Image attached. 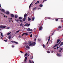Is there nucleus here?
Segmentation results:
<instances>
[{"label": "nucleus", "instance_id": "obj_29", "mask_svg": "<svg viewBox=\"0 0 63 63\" xmlns=\"http://www.w3.org/2000/svg\"><path fill=\"white\" fill-rule=\"evenodd\" d=\"M31 5H32V3H31V4L30 5V6H29V8H30L31 7Z\"/></svg>", "mask_w": 63, "mask_h": 63}, {"label": "nucleus", "instance_id": "obj_45", "mask_svg": "<svg viewBox=\"0 0 63 63\" xmlns=\"http://www.w3.org/2000/svg\"><path fill=\"white\" fill-rule=\"evenodd\" d=\"M31 59H33V57H31Z\"/></svg>", "mask_w": 63, "mask_h": 63}, {"label": "nucleus", "instance_id": "obj_11", "mask_svg": "<svg viewBox=\"0 0 63 63\" xmlns=\"http://www.w3.org/2000/svg\"><path fill=\"white\" fill-rule=\"evenodd\" d=\"M42 29V27H39V30H41Z\"/></svg>", "mask_w": 63, "mask_h": 63}, {"label": "nucleus", "instance_id": "obj_62", "mask_svg": "<svg viewBox=\"0 0 63 63\" xmlns=\"http://www.w3.org/2000/svg\"><path fill=\"white\" fill-rule=\"evenodd\" d=\"M49 39H50V36L49 37Z\"/></svg>", "mask_w": 63, "mask_h": 63}, {"label": "nucleus", "instance_id": "obj_33", "mask_svg": "<svg viewBox=\"0 0 63 63\" xmlns=\"http://www.w3.org/2000/svg\"><path fill=\"white\" fill-rule=\"evenodd\" d=\"M32 45V43H31L30 44V45H29V46H31Z\"/></svg>", "mask_w": 63, "mask_h": 63}, {"label": "nucleus", "instance_id": "obj_37", "mask_svg": "<svg viewBox=\"0 0 63 63\" xmlns=\"http://www.w3.org/2000/svg\"><path fill=\"white\" fill-rule=\"evenodd\" d=\"M2 27H3V26L2 25L0 26V28H2Z\"/></svg>", "mask_w": 63, "mask_h": 63}, {"label": "nucleus", "instance_id": "obj_22", "mask_svg": "<svg viewBox=\"0 0 63 63\" xmlns=\"http://www.w3.org/2000/svg\"><path fill=\"white\" fill-rule=\"evenodd\" d=\"M9 19H10V20H9V22H10L11 21H12V20L11 19V18H9Z\"/></svg>", "mask_w": 63, "mask_h": 63}, {"label": "nucleus", "instance_id": "obj_10", "mask_svg": "<svg viewBox=\"0 0 63 63\" xmlns=\"http://www.w3.org/2000/svg\"><path fill=\"white\" fill-rule=\"evenodd\" d=\"M60 39H58L57 40V44H58V43H59V41H60Z\"/></svg>", "mask_w": 63, "mask_h": 63}, {"label": "nucleus", "instance_id": "obj_63", "mask_svg": "<svg viewBox=\"0 0 63 63\" xmlns=\"http://www.w3.org/2000/svg\"><path fill=\"white\" fill-rule=\"evenodd\" d=\"M35 41H36V38H35V39L34 40Z\"/></svg>", "mask_w": 63, "mask_h": 63}, {"label": "nucleus", "instance_id": "obj_3", "mask_svg": "<svg viewBox=\"0 0 63 63\" xmlns=\"http://www.w3.org/2000/svg\"><path fill=\"white\" fill-rule=\"evenodd\" d=\"M28 31H32V29H31L29 28H28V29L27 30Z\"/></svg>", "mask_w": 63, "mask_h": 63}, {"label": "nucleus", "instance_id": "obj_1", "mask_svg": "<svg viewBox=\"0 0 63 63\" xmlns=\"http://www.w3.org/2000/svg\"><path fill=\"white\" fill-rule=\"evenodd\" d=\"M30 24H28V23H27L26 24H25V26H28V27H29V26H30Z\"/></svg>", "mask_w": 63, "mask_h": 63}, {"label": "nucleus", "instance_id": "obj_38", "mask_svg": "<svg viewBox=\"0 0 63 63\" xmlns=\"http://www.w3.org/2000/svg\"><path fill=\"white\" fill-rule=\"evenodd\" d=\"M31 38H32V34H31L30 35Z\"/></svg>", "mask_w": 63, "mask_h": 63}, {"label": "nucleus", "instance_id": "obj_47", "mask_svg": "<svg viewBox=\"0 0 63 63\" xmlns=\"http://www.w3.org/2000/svg\"><path fill=\"white\" fill-rule=\"evenodd\" d=\"M37 3H39V1H37Z\"/></svg>", "mask_w": 63, "mask_h": 63}, {"label": "nucleus", "instance_id": "obj_19", "mask_svg": "<svg viewBox=\"0 0 63 63\" xmlns=\"http://www.w3.org/2000/svg\"><path fill=\"white\" fill-rule=\"evenodd\" d=\"M39 6L40 7H43V5L42 4H40V5H39Z\"/></svg>", "mask_w": 63, "mask_h": 63}, {"label": "nucleus", "instance_id": "obj_17", "mask_svg": "<svg viewBox=\"0 0 63 63\" xmlns=\"http://www.w3.org/2000/svg\"><path fill=\"white\" fill-rule=\"evenodd\" d=\"M5 27H6V26H2V28H5Z\"/></svg>", "mask_w": 63, "mask_h": 63}, {"label": "nucleus", "instance_id": "obj_4", "mask_svg": "<svg viewBox=\"0 0 63 63\" xmlns=\"http://www.w3.org/2000/svg\"><path fill=\"white\" fill-rule=\"evenodd\" d=\"M24 35H28V33H26V32L22 34V36H23Z\"/></svg>", "mask_w": 63, "mask_h": 63}, {"label": "nucleus", "instance_id": "obj_61", "mask_svg": "<svg viewBox=\"0 0 63 63\" xmlns=\"http://www.w3.org/2000/svg\"><path fill=\"white\" fill-rule=\"evenodd\" d=\"M21 63H24V61H23V62H22Z\"/></svg>", "mask_w": 63, "mask_h": 63}, {"label": "nucleus", "instance_id": "obj_52", "mask_svg": "<svg viewBox=\"0 0 63 63\" xmlns=\"http://www.w3.org/2000/svg\"><path fill=\"white\" fill-rule=\"evenodd\" d=\"M20 21L21 22H22V21L21 20H20Z\"/></svg>", "mask_w": 63, "mask_h": 63}, {"label": "nucleus", "instance_id": "obj_27", "mask_svg": "<svg viewBox=\"0 0 63 63\" xmlns=\"http://www.w3.org/2000/svg\"><path fill=\"white\" fill-rule=\"evenodd\" d=\"M10 28V27H8L6 28V29H9Z\"/></svg>", "mask_w": 63, "mask_h": 63}, {"label": "nucleus", "instance_id": "obj_44", "mask_svg": "<svg viewBox=\"0 0 63 63\" xmlns=\"http://www.w3.org/2000/svg\"><path fill=\"white\" fill-rule=\"evenodd\" d=\"M61 22H63V20H61Z\"/></svg>", "mask_w": 63, "mask_h": 63}, {"label": "nucleus", "instance_id": "obj_49", "mask_svg": "<svg viewBox=\"0 0 63 63\" xmlns=\"http://www.w3.org/2000/svg\"><path fill=\"white\" fill-rule=\"evenodd\" d=\"M58 19H55V20H56V21H58Z\"/></svg>", "mask_w": 63, "mask_h": 63}, {"label": "nucleus", "instance_id": "obj_30", "mask_svg": "<svg viewBox=\"0 0 63 63\" xmlns=\"http://www.w3.org/2000/svg\"><path fill=\"white\" fill-rule=\"evenodd\" d=\"M8 38H9V39H11V36H9L8 37Z\"/></svg>", "mask_w": 63, "mask_h": 63}, {"label": "nucleus", "instance_id": "obj_60", "mask_svg": "<svg viewBox=\"0 0 63 63\" xmlns=\"http://www.w3.org/2000/svg\"><path fill=\"white\" fill-rule=\"evenodd\" d=\"M20 52H21V53H23V52H22L21 51H20Z\"/></svg>", "mask_w": 63, "mask_h": 63}, {"label": "nucleus", "instance_id": "obj_36", "mask_svg": "<svg viewBox=\"0 0 63 63\" xmlns=\"http://www.w3.org/2000/svg\"><path fill=\"white\" fill-rule=\"evenodd\" d=\"M34 32L36 31V29H34Z\"/></svg>", "mask_w": 63, "mask_h": 63}, {"label": "nucleus", "instance_id": "obj_59", "mask_svg": "<svg viewBox=\"0 0 63 63\" xmlns=\"http://www.w3.org/2000/svg\"><path fill=\"white\" fill-rule=\"evenodd\" d=\"M54 52V51H52L51 52V53H53V52Z\"/></svg>", "mask_w": 63, "mask_h": 63}, {"label": "nucleus", "instance_id": "obj_56", "mask_svg": "<svg viewBox=\"0 0 63 63\" xmlns=\"http://www.w3.org/2000/svg\"><path fill=\"white\" fill-rule=\"evenodd\" d=\"M47 17H46L45 18V19H47Z\"/></svg>", "mask_w": 63, "mask_h": 63}, {"label": "nucleus", "instance_id": "obj_6", "mask_svg": "<svg viewBox=\"0 0 63 63\" xmlns=\"http://www.w3.org/2000/svg\"><path fill=\"white\" fill-rule=\"evenodd\" d=\"M63 45V42H62L61 43L59 46V47H60L61 46H62Z\"/></svg>", "mask_w": 63, "mask_h": 63}, {"label": "nucleus", "instance_id": "obj_31", "mask_svg": "<svg viewBox=\"0 0 63 63\" xmlns=\"http://www.w3.org/2000/svg\"><path fill=\"white\" fill-rule=\"evenodd\" d=\"M11 34V32H10L9 33H8L7 34V35H9L10 34Z\"/></svg>", "mask_w": 63, "mask_h": 63}, {"label": "nucleus", "instance_id": "obj_5", "mask_svg": "<svg viewBox=\"0 0 63 63\" xmlns=\"http://www.w3.org/2000/svg\"><path fill=\"white\" fill-rule=\"evenodd\" d=\"M27 57H26L25 58V60L24 61V63H26V60H27Z\"/></svg>", "mask_w": 63, "mask_h": 63}, {"label": "nucleus", "instance_id": "obj_20", "mask_svg": "<svg viewBox=\"0 0 63 63\" xmlns=\"http://www.w3.org/2000/svg\"><path fill=\"white\" fill-rule=\"evenodd\" d=\"M57 55L58 56H61V55L59 54H57Z\"/></svg>", "mask_w": 63, "mask_h": 63}, {"label": "nucleus", "instance_id": "obj_24", "mask_svg": "<svg viewBox=\"0 0 63 63\" xmlns=\"http://www.w3.org/2000/svg\"><path fill=\"white\" fill-rule=\"evenodd\" d=\"M27 14H25L24 15V17H26L27 16Z\"/></svg>", "mask_w": 63, "mask_h": 63}, {"label": "nucleus", "instance_id": "obj_40", "mask_svg": "<svg viewBox=\"0 0 63 63\" xmlns=\"http://www.w3.org/2000/svg\"><path fill=\"white\" fill-rule=\"evenodd\" d=\"M0 36H3V33H1L0 34Z\"/></svg>", "mask_w": 63, "mask_h": 63}, {"label": "nucleus", "instance_id": "obj_58", "mask_svg": "<svg viewBox=\"0 0 63 63\" xmlns=\"http://www.w3.org/2000/svg\"><path fill=\"white\" fill-rule=\"evenodd\" d=\"M60 52H61V50H60L59 51Z\"/></svg>", "mask_w": 63, "mask_h": 63}, {"label": "nucleus", "instance_id": "obj_53", "mask_svg": "<svg viewBox=\"0 0 63 63\" xmlns=\"http://www.w3.org/2000/svg\"><path fill=\"white\" fill-rule=\"evenodd\" d=\"M61 43V41H60V42L58 44V45H60Z\"/></svg>", "mask_w": 63, "mask_h": 63}, {"label": "nucleus", "instance_id": "obj_35", "mask_svg": "<svg viewBox=\"0 0 63 63\" xmlns=\"http://www.w3.org/2000/svg\"><path fill=\"white\" fill-rule=\"evenodd\" d=\"M48 19H53V18H49Z\"/></svg>", "mask_w": 63, "mask_h": 63}, {"label": "nucleus", "instance_id": "obj_34", "mask_svg": "<svg viewBox=\"0 0 63 63\" xmlns=\"http://www.w3.org/2000/svg\"><path fill=\"white\" fill-rule=\"evenodd\" d=\"M31 41H30L28 42V44H31Z\"/></svg>", "mask_w": 63, "mask_h": 63}, {"label": "nucleus", "instance_id": "obj_51", "mask_svg": "<svg viewBox=\"0 0 63 63\" xmlns=\"http://www.w3.org/2000/svg\"><path fill=\"white\" fill-rule=\"evenodd\" d=\"M50 41V39H48V42Z\"/></svg>", "mask_w": 63, "mask_h": 63}, {"label": "nucleus", "instance_id": "obj_16", "mask_svg": "<svg viewBox=\"0 0 63 63\" xmlns=\"http://www.w3.org/2000/svg\"><path fill=\"white\" fill-rule=\"evenodd\" d=\"M25 19H26V17H24V18L23 19V21H24L25 20Z\"/></svg>", "mask_w": 63, "mask_h": 63}, {"label": "nucleus", "instance_id": "obj_46", "mask_svg": "<svg viewBox=\"0 0 63 63\" xmlns=\"http://www.w3.org/2000/svg\"><path fill=\"white\" fill-rule=\"evenodd\" d=\"M4 41H5V42H7V40H4Z\"/></svg>", "mask_w": 63, "mask_h": 63}, {"label": "nucleus", "instance_id": "obj_50", "mask_svg": "<svg viewBox=\"0 0 63 63\" xmlns=\"http://www.w3.org/2000/svg\"><path fill=\"white\" fill-rule=\"evenodd\" d=\"M38 41H41V39H38Z\"/></svg>", "mask_w": 63, "mask_h": 63}, {"label": "nucleus", "instance_id": "obj_21", "mask_svg": "<svg viewBox=\"0 0 63 63\" xmlns=\"http://www.w3.org/2000/svg\"><path fill=\"white\" fill-rule=\"evenodd\" d=\"M34 19H35V18H34V17H33L32 18V21H34Z\"/></svg>", "mask_w": 63, "mask_h": 63}, {"label": "nucleus", "instance_id": "obj_41", "mask_svg": "<svg viewBox=\"0 0 63 63\" xmlns=\"http://www.w3.org/2000/svg\"><path fill=\"white\" fill-rule=\"evenodd\" d=\"M19 31H20V30H19L18 31L16 32V33H18V32H19Z\"/></svg>", "mask_w": 63, "mask_h": 63}, {"label": "nucleus", "instance_id": "obj_32", "mask_svg": "<svg viewBox=\"0 0 63 63\" xmlns=\"http://www.w3.org/2000/svg\"><path fill=\"white\" fill-rule=\"evenodd\" d=\"M58 28H61V26H59L58 27Z\"/></svg>", "mask_w": 63, "mask_h": 63}, {"label": "nucleus", "instance_id": "obj_42", "mask_svg": "<svg viewBox=\"0 0 63 63\" xmlns=\"http://www.w3.org/2000/svg\"><path fill=\"white\" fill-rule=\"evenodd\" d=\"M47 52L48 53H50V52L49 51H47Z\"/></svg>", "mask_w": 63, "mask_h": 63}, {"label": "nucleus", "instance_id": "obj_15", "mask_svg": "<svg viewBox=\"0 0 63 63\" xmlns=\"http://www.w3.org/2000/svg\"><path fill=\"white\" fill-rule=\"evenodd\" d=\"M15 18H17V17H18V16L17 15H16L15 16Z\"/></svg>", "mask_w": 63, "mask_h": 63}, {"label": "nucleus", "instance_id": "obj_13", "mask_svg": "<svg viewBox=\"0 0 63 63\" xmlns=\"http://www.w3.org/2000/svg\"><path fill=\"white\" fill-rule=\"evenodd\" d=\"M14 15L13 14H11V17H14Z\"/></svg>", "mask_w": 63, "mask_h": 63}, {"label": "nucleus", "instance_id": "obj_7", "mask_svg": "<svg viewBox=\"0 0 63 63\" xmlns=\"http://www.w3.org/2000/svg\"><path fill=\"white\" fill-rule=\"evenodd\" d=\"M6 14H7L8 15H9V14H10V13L8 11H7L6 12Z\"/></svg>", "mask_w": 63, "mask_h": 63}, {"label": "nucleus", "instance_id": "obj_9", "mask_svg": "<svg viewBox=\"0 0 63 63\" xmlns=\"http://www.w3.org/2000/svg\"><path fill=\"white\" fill-rule=\"evenodd\" d=\"M35 45H36V43L35 42H33L32 43V45L34 46H35Z\"/></svg>", "mask_w": 63, "mask_h": 63}, {"label": "nucleus", "instance_id": "obj_25", "mask_svg": "<svg viewBox=\"0 0 63 63\" xmlns=\"http://www.w3.org/2000/svg\"><path fill=\"white\" fill-rule=\"evenodd\" d=\"M28 54L27 53H26L24 55V57H25L26 56H27V55H28Z\"/></svg>", "mask_w": 63, "mask_h": 63}, {"label": "nucleus", "instance_id": "obj_54", "mask_svg": "<svg viewBox=\"0 0 63 63\" xmlns=\"http://www.w3.org/2000/svg\"><path fill=\"white\" fill-rule=\"evenodd\" d=\"M38 4V3L37 2H36L35 3V4Z\"/></svg>", "mask_w": 63, "mask_h": 63}, {"label": "nucleus", "instance_id": "obj_55", "mask_svg": "<svg viewBox=\"0 0 63 63\" xmlns=\"http://www.w3.org/2000/svg\"><path fill=\"white\" fill-rule=\"evenodd\" d=\"M19 37V38H21V36H20V35H19V36H18Z\"/></svg>", "mask_w": 63, "mask_h": 63}, {"label": "nucleus", "instance_id": "obj_2", "mask_svg": "<svg viewBox=\"0 0 63 63\" xmlns=\"http://www.w3.org/2000/svg\"><path fill=\"white\" fill-rule=\"evenodd\" d=\"M11 43H15V44H18V43L17 42H16V41H11Z\"/></svg>", "mask_w": 63, "mask_h": 63}, {"label": "nucleus", "instance_id": "obj_8", "mask_svg": "<svg viewBox=\"0 0 63 63\" xmlns=\"http://www.w3.org/2000/svg\"><path fill=\"white\" fill-rule=\"evenodd\" d=\"M0 10H1V11H3V12H4V13H5V10H4V9H2L1 10V9H0Z\"/></svg>", "mask_w": 63, "mask_h": 63}, {"label": "nucleus", "instance_id": "obj_48", "mask_svg": "<svg viewBox=\"0 0 63 63\" xmlns=\"http://www.w3.org/2000/svg\"><path fill=\"white\" fill-rule=\"evenodd\" d=\"M57 46V45H55V46H54V47H56V46Z\"/></svg>", "mask_w": 63, "mask_h": 63}, {"label": "nucleus", "instance_id": "obj_12", "mask_svg": "<svg viewBox=\"0 0 63 63\" xmlns=\"http://www.w3.org/2000/svg\"><path fill=\"white\" fill-rule=\"evenodd\" d=\"M20 26H23V25H24V24L22 23H21L20 24Z\"/></svg>", "mask_w": 63, "mask_h": 63}, {"label": "nucleus", "instance_id": "obj_23", "mask_svg": "<svg viewBox=\"0 0 63 63\" xmlns=\"http://www.w3.org/2000/svg\"><path fill=\"white\" fill-rule=\"evenodd\" d=\"M36 9H37V8H36V7H35V8H33V10H34V11Z\"/></svg>", "mask_w": 63, "mask_h": 63}, {"label": "nucleus", "instance_id": "obj_57", "mask_svg": "<svg viewBox=\"0 0 63 63\" xmlns=\"http://www.w3.org/2000/svg\"><path fill=\"white\" fill-rule=\"evenodd\" d=\"M12 47H15V46H14V45H13L12 46Z\"/></svg>", "mask_w": 63, "mask_h": 63}, {"label": "nucleus", "instance_id": "obj_18", "mask_svg": "<svg viewBox=\"0 0 63 63\" xmlns=\"http://www.w3.org/2000/svg\"><path fill=\"white\" fill-rule=\"evenodd\" d=\"M28 21H30L31 20V19H30L29 17H28Z\"/></svg>", "mask_w": 63, "mask_h": 63}, {"label": "nucleus", "instance_id": "obj_39", "mask_svg": "<svg viewBox=\"0 0 63 63\" xmlns=\"http://www.w3.org/2000/svg\"><path fill=\"white\" fill-rule=\"evenodd\" d=\"M29 62L30 63H32V62L30 60H29Z\"/></svg>", "mask_w": 63, "mask_h": 63}, {"label": "nucleus", "instance_id": "obj_64", "mask_svg": "<svg viewBox=\"0 0 63 63\" xmlns=\"http://www.w3.org/2000/svg\"><path fill=\"white\" fill-rule=\"evenodd\" d=\"M60 49H61V50H62V48H60Z\"/></svg>", "mask_w": 63, "mask_h": 63}, {"label": "nucleus", "instance_id": "obj_43", "mask_svg": "<svg viewBox=\"0 0 63 63\" xmlns=\"http://www.w3.org/2000/svg\"><path fill=\"white\" fill-rule=\"evenodd\" d=\"M43 47L44 48H45V44H43Z\"/></svg>", "mask_w": 63, "mask_h": 63}, {"label": "nucleus", "instance_id": "obj_28", "mask_svg": "<svg viewBox=\"0 0 63 63\" xmlns=\"http://www.w3.org/2000/svg\"><path fill=\"white\" fill-rule=\"evenodd\" d=\"M38 37V35H36L35 36V38H36Z\"/></svg>", "mask_w": 63, "mask_h": 63}, {"label": "nucleus", "instance_id": "obj_26", "mask_svg": "<svg viewBox=\"0 0 63 63\" xmlns=\"http://www.w3.org/2000/svg\"><path fill=\"white\" fill-rule=\"evenodd\" d=\"M19 18L20 19H22L23 18L22 17H19Z\"/></svg>", "mask_w": 63, "mask_h": 63}, {"label": "nucleus", "instance_id": "obj_14", "mask_svg": "<svg viewBox=\"0 0 63 63\" xmlns=\"http://www.w3.org/2000/svg\"><path fill=\"white\" fill-rule=\"evenodd\" d=\"M26 48H30V47L28 46H26Z\"/></svg>", "mask_w": 63, "mask_h": 63}]
</instances>
